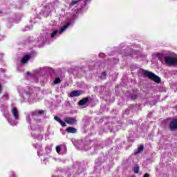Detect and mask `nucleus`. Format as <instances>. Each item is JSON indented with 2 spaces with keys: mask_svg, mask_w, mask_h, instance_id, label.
I'll use <instances>...</instances> for the list:
<instances>
[{
  "mask_svg": "<svg viewBox=\"0 0 177 177\" xmlns=\"http://www.w3.org/2000/svg\"><path fill=\"white\" fill-rule=\"evenodd\" d=\"M143 74L145 77H147V78L153 81V82H156V84H160V82H161V78H160L157 75L153 73V72L145 71Z\"/></svg>",
  "mask_w": 177,
  "mask_h": 177,
  "instance_id": "nucleus-1",
  "label": "nucleus"
},
{
  "mask_svg": "<svg viewBox=\"0 0 177 177\" xmlns=\"http://www.w3.org/2000/svg\"><path fill=\"white\" fill-rule=\"evenodd\" d=\"M165 63L167 64V66H177V57L171 56L165 57Z\"/></svg>",
  "mask_w": 177,
  "mask_h": 177,
  "instance_id": "nucleus-2",
  "label": "nucleus"
},
{
  "mask_svg": "<svg viewBox=\"0 0 177 177\" xmlns=\"http://www.w3.org/2000/svg\"><path fill=\"white\" fill-rule=\"evenodd\" d=\"M1 111H3V116L8 120L9 124L12 125V127H15V125H17V122L16 120H10V114L8 111V108L6 106H4Z\"/></svg>",
  "mask_w": 177,
  "mask_h": 177,
  "instance_id": "nucleus-3",
  "label": "nucleus"
},
{
  "mask_svg": "<svg viewBox=\"0 0 177 177\" xmlns=\"http://www.w3.org/2000/svg\"><path fill=\"white\" fill-rule=\"evenodd\" d=\"M169 129L171 132H174L175 131H177V118L173 119L169 124Z\"/></svg>",
  "mask_w": 177,
  "mask_h": 177,
  "instance_id": "nucleus-4",
  "label": "nucleus"
},
{
  "mask_svg": "<svg viewBox=\"0 0 177 177\" xmlns=\"http://www.w3.org/2000/svg\"><path fill=\"white\" fill-rule=\"evenodd\" d=\"M11 113L16 121L20 119V113H19V110H17V108H16V106L12 108Z\"/></svg>",
  "mask_w": 177,
  "mask_h": 177,
  "instance_id": "nucleus-5",
  "label": "nucleus"
},
{
  "mask_svg": "<svg viewBox=\"0 0 177 177\" xmlns=\"http://www.w3.org/2000/svg\"><path fill=\"white\" fill-rule=\"evenodd\" d=\"M65 122L68 125H76L77 124V119L75 118H70L67 117L65 118Z\"/></svg>",
  "mask_w": 177,
  "mask_h": 177,
  "instance_id": "nucleus-6",
  "label": "nucleus"
},
{
  "mask_svg": "<svg viewBox=\"0 0 177 177\" xmlns=\"http://www.w3.org/2000/svg\"><path fill=\"white\" fill-rule=\"evenodd\" d=\"M82 95V91L81 90H74L70 93V97H78V96H81Z\"/></svg>",
  "mask_w": 177,
  "mask_h": 177,
  "instance_id": "nucleus-7",
  "label": "nucleus"
},
{
  "mask_svg": "<svg viewBox=\"0 0 177 177\" xmlns=\"http://www.w3.org/2000/svg\"><path fill=\"white\" fill-rule=\"evenodd\" d=\"M89 102V97H86L80 100L78 102L79 106H85Z\"/></svg>",
  "mask_w": 177,
  "mask_h": 177,
  "instance_id": "nucleus-8",
  "label": "nucleus"
},
{
  "mask_svg": "<svg viewBox=\"0 0 177 177\" xmlns=\"http://www.w3.org/2000/svg\"><path fill=\"white\" fill-rule=\"evenodd\" d=\"M66 132H67V133H77V129L73 127H69L66 128Z\"/></svg>",
  "mask_w": 177,
  "mask_h": 177,
  "instance_id": "nucleus-9",
  "label": "nucleus"
},
{
  "mask_svg": "<svg viewBox=\"0 0 177 177\" xmlns=\"http://www.w3.org/2000/svg\"><path fill=\"white\" fill-rule=\"evenodd\" d=\"M31 59V55L28 54L23 57V64H25V63H27L28 60Z\"/></svg>",
  "mask_w": 177,
  "mask_h": 177,
  "instance_id": "nucleus-10",
  "label": "nucleus"
},
{
  "mask_svg": "<svg viewBox=\"0 0 177 177\" xmlns=\"http://www.w3.org/2000/svg\"><path fill=\"white\" fill-rule=\"evenodd\" d=\"M143 150H145V146L140 145L138 148V151L137 152H134V154H139V153H142V151H143Z\"/></svg>",
  "mask_w": 177,
  "mask_h": 177,
  "instance_id": "nucleus-11",
  "label": "nucleus"
},
{
  "mask_svg": "<svg viewBox=\"0 0 177 177\" xmlns=\"http://www.w3.org/2000/svg\"><path fill=\"white\" fill-rule=\"evenodd\" d=\"M140 168V167L138 166V165H135L133 167V171L134 174H139Z\"/></svg>",
  "mask_w": 177,
  "mask_h": 177,
  "instance_id": "nucleus-12",
  "label": "nucleus"
},
{
  "mask_svg": "<svg viewBox=\"0 0 177 177\" xmlns=\"http://www.w3.org/2000/svg\"><path fill=\"white\" fill-rule=\"evenodd\" d=\"M107 77V72L106 71H103L102 73H101V75L100 77V78L101 80H106V77Z\"/></svg>",
  "mask_w": 177,
  "mask_h": 177,
  "instance_id": "nucleus-13",
  "label": "nucleus"
},
{
  "mask_svg": "<svg viewBox=\"0 0 177 177\" xmlns=\"http://www.w3.org/2000/svg\"><path fill=\"white\" fill-rule=\"evenodd\" d=\"M69 26L70 24L68 23L66 24L63 27L61 28L59 32H63Z\"/></svg>",
  "mask_w": 177,
  "mask_h": 177,
  "instance_id": "nucleus-14",
  "label": "nucleus"
},
{
  "mask_svg": "<svg viewBox=\"0 0 177 177\" xmlns=\"http://www.w3.org/2000/svg\"><path fill=\"white\" fill-rule=\"evenodd\" d=\"M37 114H39V115H41L44 114V113H45V111L44 110L37 111L35 112L32 113V115H35V114H37Z\"/></svg>",
  "mask_w": 177,
  "mask_h": 177,
  "instance_id": "nucleus-15",
  "label": "nucleus"
},
{
  "mask_svg": "<svg viewBox=\"0 0 177 177\" xmlns=\"http://www.w3.org/2000/svg\"><path fill=\"white\" fill-rule=\"evenodd\" d=\"M158 59L160 61V62H162L165 57H164V55L162 54H158Z\"/></svg>",
  "mask_w": 177,
  "mask_h": 177,
  "instance_id": "nucleus-16",
  "label": "nucleus"
},
{
  "mask_svg": "<svg viewBox=\"0 0 177 177\" xmlns=\"http://www.w3.org/2000/svg\"><path fill=\"white\" fill-rule=\"evenodd\" d=\"M59 32V30H55L51 33V38H54L55 36Z\"/></svg>",
  "mask_w": 177,
  "mask_h": 177,
  "instance_id": "nucleus-17",
  "label": "nucleus"
},
{
  "mask_svg": "<svg viewBox=\"0 0 177 177\" xmlns=\"http://www.w3.org/2000/svg\"><path fill=\"white\" fill-rule=\"evenodd\" d=\"M61 82H62V80H60V78L57 77V78H55V80L54 81V84L55 85H57V84H60Z\"/></svg>",
  "mask_w": 177,
  "mask_h": 177,
  "instance_id": "nucleus-18",
  "label": "nucleus"
},
{
  "mask_svg": "<svg viewBox=\"0 0 177 177\" xmlns=\"http://www.w3.org/2000/svg\"><path fill=\"white\" fill-rule=\"evenodd\" d=\"M56 151L58 154L62 151V147L60 145L56 147Z\"/></svg>",
  "mask_w": 177,
  "mask_h": 177,
  "instance_id": "nucleus-19",
  "label": "nucleus"
},
{
  "mask_svg": "<svg viewBox=\"0 0 177 177\" xmlns=\"http://www.w3.org/2000/svg\"><path fill=\"white\" fill-rule=\"evenodd\" d=\"M60 123V124L62 125V127H67V124H66V122H64L63 120H60L59 122Z\"/></svg>",
  "mask_w": 177,
  "mask_h": 177,
  "instance_id": "nucleus-20",
  "label": "nucleus"
},
{
  "mask_svg": "<svg viewBox=\"0 0 177 177\" xmlns=\"http://www.w3.org/2000/svg\"><path fill=\"white\" fill-rule=\"evenodd\" d=\"M3 99L4 100H8V99H9V95L5 94V95L3 96Z\"/></svg>",
  "mask_w": 177,
  "mask_h": 177,
  "instance_id": "nucleus-21",
  "label": "nucleus"
},
{
  "mask_svg": "<svg viewBox=\"0 0 177 177\" xmlns=\"http://www.w3.org/2000/svg\"><path fill=\"white\" fill-rule=\"evenodd\" d=\"M54 120H55V121H57V122H59V121H60L62 119L59 118V117H57V116H55V117H54Z\"/></svg>",
  "mask_w": 177,
  "mask_h": 177,
  "instance_id": "nucleus-22",
  "label": "nucleus"
},
{
  "mask_svg": "<svg viewBox=\"0 0 177 177\" xmlns=\"http://www.w3.org/2000/svg\"><path fill=\"white\" fill-rule=\"evenodd\" d=\"M10 177H16V176H15V173L13 171H11L10 173Z\"/></svg>",
  "mask_w": 177,
  "mask_h": 177,
  "instance_id": "nucleus-23",
  "label": "nucleus"
},
{
  "mask_svg": "<svg viewBox=\"0 0 177 177\" xmlns=\"http://www.w3.org/2000/svg\"><path fill=\"white\" fill-rule=\"evenodd\" d=\"M143 177H150V174H149L148 173H146L144 174Z\"/></svg>",
  "mask_w": 177,
  "mask_h": 177,
  "instance_id": "nucleus-24",
  "label": "nucleus"
},
{
  "mask_svg": "<svg viewBox=\"0 0 177 177\" xmlns=\"http://www.w3.org/2000/svg\"><path fill=\"white\" fill-rule=\"evenodd\" d=\"M26 75H27L28 77H30L31 73H30V71H28V72L26 73Z\"/></svg>",
  "mask_w": 177,
  "mask_h": 177,
  "instance_id": "nucleus-25",
  "label": "nucleus"
},
{
  "mask_svg": "<svg viewBox=\"0 0 177 177\" xmlns=\"http://www.w3.org/2000/svg\"><path fill=\"white\" fill-rule=\"evenodd\" d=\"M132 98L133 99H138V95H132Z\"/></svg>",
  "mask_w": 177,
  "mask_h": 177,
  "instance_id": "nucleus-26",
  "label": "nucleus"
},
{
  "mask_svg": "<svg viewBox=\"0 0 177 177\" xmlns=\"http://www.w3.org/2000/svg\"><path fill=\"white\" fill-rule=\"evenodd\" d=\"M1 92H2V86L0 84V93H1Z\"/></svg>",
  "mask_w": 177,
  "mask_h": 177,
  "instance_id": "nucleus-27",
  "label": "nucleus"
},
{
  "mask_svg": "<svg viewBox=\"0 0 177 177\" xmlns=\"http://www.w3.org/2000/svg\"><path fill=\"white\" fill-rule=\"evenodd\" d=\"M21 64H23V57L21 58Z\"/></svg>",
  "mask_w": 177,
  "mask_h": 177,
  "instance_id": "nucleus-28",
  "label": "nucleus"
}]
</instances>
